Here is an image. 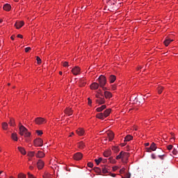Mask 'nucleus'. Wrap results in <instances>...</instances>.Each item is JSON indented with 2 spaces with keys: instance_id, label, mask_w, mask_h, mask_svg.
Masks as SVG:
<instances>
[{
  "instance_id": "obj_1",
  "label": "nucleus",
  "mask_w": 178,
  "mask_h": 178,
  "mask_svg": "<svg viewBox=\"0 0 178 178\" xmlns=\"http://www.w3.org/2000/svg\"><path fill=\"white\" fill-rule=\"evenodd\" d=\"M129 153L122 151L119 155L116 156V159H122V162H123V163H127V161H129Z\"/></svg>"
},
{
  "instance_id": "obj_2",
  "label": "nucleus",
  "mask_w": 178,
  "mask_h": 178,
  "mask_svg": "<svg viewBox=\"0 0 178 178\" xmlns=\"http://www.w3.org/2000/svg\"><path fill=\"white\" fill-rule=\"evenodd\" d=\"M19 134L20 136H24V137H30L31 136V134L23 125L19 126Z\"/></svg>"
},
{
  "instance_id": "obj_3",
  "label": "nucleus",
  "mask_w": 178,
  "mask_h": 178,
  "mask_svg": "<svg viewBox=\"0 0 178 178\" xmlns=\"http://www.w3.org/2000/svg\"><path fill=\"white\" fill-rule=\"evenodd\" d=\"M98 83L99 87H105L106 84V77L104 75H101L98 79Z\"/></svg>"
},
{
  "instance_id": "obj_4",
  "label": "nucleus",
  "mask_w": 178,
  "mask_h": 178,
  "mask_svg": "<svg viewBox=\"0 0 178 178\" xmlns=\"http://www.w3.org/2000/svg\"><path fill=\"white\" fill-rule=\"evenodd\" d=\"M43 144H44V141L41 138H36L34 140V145L35 147H42Z\"/></svg>"
},
{
  "instance_id": "obj_5",
  "label": "nucleus",
  "mask_w": 178,
  "mask_h": 178,
  "mask_svg": "<svg viewBox=\"0 0 178 178\" xmlns=\"http://www.w3.org/2000/svg\"><path fill=\"white\" fill-rule=\"evenodd\" d=\"M35 122L36 124H44V123H47V120L42 118H37L35 120Z\"/></svg>"
},
{
  "instance_id": "obj_6",
  "label": "nucleus",
  "mask_w": 178,
  "mask_h": 178,
  "mask_svg": "<svg viewBox=\"0 0 178 178\" xmlns=\"http://www.w3.org/2000/svg\"><path fill=\"white\" fill-rule=\"evenodd\" d=\"M80 67H74V68H72V73L74 75V76H77V74H80Z\"/></svg>"
},
{
  "instance_id": "obj_7",
  "label": "nucleus",
  "mask_w": 178,
  "mask_h": 178,
  "mask_svg": "<svg viewBox=\"0 0 178 178\" xmlns=\"http://www.w3.org/2000/svg\"><path fill=\"white\" fill-rule=\"evenodd\" d=\"M83 158V154L78 152L74 155V159L75 161H80Z\"/></svg>"
},
{
  "instance_id": "obj_8",
  "label": "nucleus",
  "mask_w": 178,
  "mask_h": 178,
  "mask_svg": "<svg viewBox=\"0 0 178 178\" xmlns=\"http://www.w3.org/2000/svg\"><path fill=\"white\" fill-rule=\"evenodd\" d=\"M23 26H24V22H23V21L17 22L15 24V26L16 29H22V27H23Z\"/></svg>"
},
{
  "instance_id": "obj_9",
  "label": "nucleus",
  "mask_w": 178,
  "mask_h": 178,
  "mask_svg": "<svg viewBox=\"0 0 178 178\" xmlns=\"http://www.w3.org/2000/svg\"><path fill=\"white\" fill-rule=\"evenodd\" d=\"M173 41H175L173 39H170V38L167 37L163 42L165 47H168L169 44H170L171 42H173Z\"/></svg>"
},
{
  "instance_id": "obj_10",
  "label": "nucleus",
  "mask_w": 178,
  "mask_h": 178,
  "mask_svg": "<svg viewBox=\"0 0 178 178\" xmlns=\"http://www.w3.org/2000/svg\"><path fill=\"white\" fill-rule=\"evenodd\" d=\"M107 136H108V140L109 141H112V140H113L114 137H115V135L113 134V132L112 131H108L106 133Z\"/></svg>"
},
{
  "instance_id": "obj_11",
  "label": "nucleus",
  "mask_w": 178,
  "mask_h": 178,
  "mask_svg": "<svg viewBox=\"0 0 178 178\" xmlns=\"http://www.w3.org/2000/svg\"><path fill=\"white\" fill-rule=\"evenodd\" d=\"M44 161H42V160H38L37 163L38 168L42 169V168H44Z\"/></svg>"
},
{
  "instance_id": "obj_12",
  "label": "nucleus",
  "mask_w": 178,
  "mask_h": 178,
  "mask_svg": "<svg viewBox=\"0 0 178 178\" xmlns=\"http://www.w3.org/2000/svg\"><path fill=\"white\" fill-rule=\"evenodd\" d=\"M99 87V83H92L91 85H90V88L91 90H98V88Z\"/></svg>"
},
{
  "instance_id": "obj_13",
  "label": "nucleus",
  "mask_w": 178,
  "mask_h": 178,
  "mask_svg": "<svg viewBox=\"0 0 178 178\" xmlns=\"http://www.w3.org/2000/svg\"><path fill=\"white\" fill-rule=\"evenodd\" d=\"M104 97L106 99H109L112 98V93L109 91H105Z\"/></svg>"
},
{
  "instance_id": "obj_14",
  "label": "nucleus",
  "mask_w": 178,
  "mask_h": 178,
  "mask_svg": "<svg viewBox=\"0 0 178 178\" xmlns=\"http://www.w3.org/2000/svg\"><path fill=\"white\" fill-rule=\"evenodd\" d=\"M97 104H99V105H102L105 104V99L104 97H100L98 99H96Z\"/></svg>"
},
{
  "instance_id": "obj_15",
  "label": "nucleus",
  "mask_w": 178,
  "mask_h": 178,
  "mask_svg": "<svg viewBox=\"0 0 178 178\" xmlns=\"http://www.w3.org/2000/svg\"><path fill=\"white\" fill-rule=\"evenodd\" d=\"M36 158H44L45 156V154L41 151H38V153L35 154Z\"/></svg>"
},
{
  "instance_id": "obj_16",
  "label": "nucleus",
  "mask_w": 178,
  "mask_h": 178,
  "mask_svg": "<svg viewBox=\"0 0 178 178\" xmlns=\"http://www.w3.org/2000/svg\"><path fill=\"white\" fill-rule=\"evenodd\" d=\"M111 108H108L106 109L104 113H103V116L104 118H108V116H109V115H111Z\"/></svg>"
},
{
  "instance_id": "obj_17",
  "label": "nucleus",
  "mask_w": 178,
  "mask_h": 178,
  "mask_svg": "<svg viewBox=\"0 0 178 178\" xmlns=\"http://www.w3.org/2000/svg\"><path fill=\"white\" fill-rule=\"evenodd\" d=\"M84 129L83 128H79L76 130V134L79 136H83L84 135Z\"/></svg>"
},
{
  "instance_id": "obj_18",
  "label": "nucleus",
  "mask_w": 178,
  "mask_h": 178,
  "mask_svg": "<svg viewBox=\"0 0 178 178\" xmlns=\"http://www.w3.org/2000/svg\"><path fill=\"white\" fill-rule=\"evenodd\" d=\"M65 113H66V115H68L69 116H72V115H73V111H72V108H67L65 109Z\"/></svg>"
},
{
  "instance_id": "obj_19",
  "label": "nucleus",
  "mask_w": 178,
  "mask_h": 178,
  "mask_svg": "<svg viewBox=\"0 0 178 178\" xmlns=\"http://www.w3.org/2000/svg\"><path fill=\"white\" fill-rule=\"evenodd\" d=\"M111 155H112V151H111V149L106 150L104 153V156H105L106 158L111 156Z\"/></svg>"
},
{
  "instance_id": "obj_20",
  "label": "nucleus",
  "mask_w": 178,
  "mask_h": 178,
  "mask_svg": "<svg viewBox=\"0 0 178 178\" xmlns=\"http://www.w3.org/2000/svg\"><path fill=\"white\" fill-rule=\"evenodd\" d=\"M79 86L80 87H84V86H86V79L81 78L79 80Z\"/></svg>"
},
{
  "instance_id": "obj_21",
  "label": "nucleus",
  "mask_w": 178,
  "mask_h": 178,
  "mask_svg": "<svg viewBox=\"0 0 178 178\" xmlns=\"http://www.w3.org/2000/svg\"><path fill=\"white\" fill-rule=\"evenodd\" d=\"M11 8L12 7L10 6V4L6 3L3 6V10H6L7 12H9V10H10Z\"/></svg>"
},
{
  "instance_id": "obj_22",
  "label": "nucleus",
  "mask_w": 178,
  "mask_h": 178,
  "mask_svg": "<svg viewBox=\"0 0 178 178\" xmlns=\"http://www.w3.org/2000/svg\"><path fill=\"white\" fill-rule=\"evenodd\" d=\"M104 109H106V105H102L100 107H98L96 111L97 112H102Z\"/></svg>"
},
{
  "instance_id": "obj_23",
  "label": "nucleus",
  "mask_w": 178,
  "mask_h": 178,
  "mask_svg": "<svg viewBox=\"0 0 178 178\" xmlns=\"http://www.w3.org/2000/svg\"><path fill=\"white\" fill-rule=\"evenodd\" d=\"M115 80H116V76L111 75L109 76V81H110V83H115Z\"/></svg>"
},
{
  "instance_id": "obj_24",
  "label": "nucleus",
  "mask_w": 178,
  "mask_h": 178,
  "mask_svg": "<svg viewBox=\"0 0 178 178\" xmlns=\"http://www.w3.org/2000/svg\"><path fill=\"white\" fill-rule=\"evenodd\" d=\"M17 149L22 155H26V149L24 147H18Z\"/></svg>"
},
{
  "instance_id": "obj_25",
  "label": "nucleus",
  "mask_w": 178,
  "mask_h": 178,
  "mask_svg": "<svg viewBox=\"0 0 178 178\" xmlns=\"http://www.w3.org/2000/svg\"><path fill=\"white\" fill-rule=\"evenodd\" d=\"M149 147L151 151H156V144L155 143H152Z\"/></svg>"
},
{
  "instance_id": "obj_26",
  "label": "nucleus",
  "mask_w": 178,
  "mask_h": 178,
  "mask_svg": "<svg viewBox=\"0 0 178 178\" xmlns=\"http://www.w3.org/2000/svg\"><path fill=\"white\" fill-rule=\"evenodd\" d=\"M131 140H133V136L131 135H127L125 138H124V141H131Z\"/></svg>"
},
{
  "instance_id": "obj_27",
  "label": "nucleus",
  "mask_w": 178,
  "mask_h": 178,
  "mask_svg": "<svg viewBox=\"0 0 178 178\" xmlns=\"http://www.w3.org/2000/svg\"><path fill=\"white\" fill-rule=\"evenodd\" d=\"M11 138H13L14 141H17V134L16 133L12 134Z\"/></svg>"
},
{
  "instance_id": "obj_28",
  "label": "nucleus",
  "mask_w": 178,
  "mask_h": 178,
  "mask_svg": "<svg viewBox=\"0 0 178 178\" xmlns=\"http://www.w3.org/2000/svg\"><path fill=\"white\" fill-rule=\"evenodd\" d=\"M96 116H97V119H102V120H104L105 118V117L104 116V113H98Z\"/></svg>"
},
{
  "instance_id": "obj_29",
  "label": "nucleus",
  "mask_w": 178,
  "mask_h": 178,
  "mask_svg": "<svg viewBox=\"0 0 178 178\" xmlns=\"http://www.w3.org/2000/svg\"><path fill=\"white\" fill-rule=\"evenodd\" d=\"M8 124L10 126H16V124L15 122V119L10 118V122H8Z\"/></svg>"
},
{
  "instance_id": "obj_30",
  "label": "nucleus",
  "mask_w": 178,
  "mask_h": 178,
  "mask_svg": "<svg viewBox=\"0 0 178 178\" xmlns=\"http://www.w3.org/2000/svg\"><path fill=\"white\" fill-rule=\"evenodd\" d=\"M102 170L103 173H108V167L106 165H104L102 168Z\"/></svg>"
},
{
  "instance_id": "obj_31",
  "label": "nucleus",
  "mask_w": 178,
  "mask_h": 178,
  "mask_svg": "<svg viewBox=\"0 0 178 178\" xmlns=\"http://www.w3.org/2000/svg\"><path fill=\"white\" fill-rule=\"evenodd\" d=\"M1 125H2V129H3V130H8V123H6V122H3V123L1 124Z\"/></svg>"
},
{
  "instance_id": "obj_32",
  "label": "nucleus",
  "mask_w": 178,
  "mask_h": 178,
  "mask_svg": "<svg viewBox=\"0 0 178 178\" xmlns=\"http://www.w3.org/2000/svg\"><path fill=\"white\" fill-rule=\"evenodd\" d=\"M78 147L79 148H80V149H83V148H84L85 147L84 143L80 142L79 143H78Z\"/></svg>"
},
{
  "instance_id": "obj_33",
  "label": "nucleus",
  "mask_w": 178,
  "mask_h": 178,
  "mask_svg": "<svg viewBox=\"0 0 178 178\" xmlns=\"http://www.w3.org/2000/svg\"><path fill=\"white\" fill-rule=\"evenodd\" d=\"M95 162L97 163V165H99V163L102 162V157H99L98 159H95Z\"/></svg>"
},
{
  "instance_id": "obj_34",
  "label": "nucleus",
  "mask_w": 178,
  "mask_h": 178,
  "mask_svg": "<svg viewBox=\"0 0 178 178\" xmlns=\"http://www.w3.org/2000/svg\"><path fill=\"white\" fill-rule=\"evenodd\" d=\"M52 175L51 174H49L48 172H45L43 175V178H51Z\"/></svg>"
},
{
  "instance_id": "obj_35",
  "label": "nucleus",
  "mask_w": 178,
  "mask_h": 178,
  "mask_svg": "<svg viewBox=\"0 0 178 178\" xmlns=\"http://www.w3.org/2000/svg\"><path fill=\"white\" fill-rule=\"evenodd\" d=\"M158 94H162V91H163V87L159 86L157 88Z\"/></svg>"
},
{
  "instance_id": "obj_36",
  "label": "nucleus",
  "mask_w": 178,
  "mask_h": 178,
  "mask_svg": "<svg viewBox=\"0 0 178 178\" xmlns=\"http://www.w3.org/2000/svg\"><path fill=\"white\" fill-rule=\"evenodd\" d=\"M173 155H175V156H178V150L177 149L175 148L172 151Z\"/></svg>"
},
{
  "instance_id": "obj_37",
  "label": "nucleus",
  "mask_w": 178,
  "mask_h": 178,
  "mask_svg": "<svg viewBox=\"0 0 178 178\" xmlns=\"http://www.w3.org/2000/svg\"><path fill=\"white\" fill-rule=\"evenodd\" d=\"M113 151H114V152H119L120 149L119 147L114 146L112 147Z\"/></svg>"
},
{
  "instance_id": "obj_38",
  "label": "nucleus",
  "mask_w": 178,
  "mask_h": 178,
  "mask_svg": "<svg viewBox=\"0 0 178 178\" xmlns=\"http://www.w3.org/2000/svg\"><path fill=\"white\" fill-rule=\"evenodd\" d=\"M18 178H26V175H24L23 173H19L18 175Z\"/></svg>"
},
{
  "instance_id": "obj_39",
  "label": "nucleus",
  "mask_w": 178,
  "mask_h": 178,
  "mask_svg": "<svg viewBox=\"0 0 178 178\" xmlns=\"http://www.w3.org/2000/svg\"><path fill=\"white\" fill-rule=\"evenodd\" d=\"M108 159H109L111 163H115L116 162V161L112 157H110Z\"/></svg>"
},
{
  "instance_id": "obj_40",
  "label": "nucleus",
  "mask_w": 178,
  "mask_h": 178,
  "mask_svg": "<svg viewBox=\"0 0 178 178\" xmlns=\"http://www.w3.org/2000/svg\"><path fill=\"white\" fill-rule=\"evenodd\" d=\"M36 60H37L38 65H40V63H41V58L39 56L36 57Z\"/></svg>"
},
{
  "instance_id": "obj_41",
  "label": "nucleus",
  "mask_w": 178,
  "mask_h": 178,
  "mask_svg": "<svg viewBox=\"0 0 178 178\" xmlns=\"http://www.w3.org/2000/svg\"><path fill=\"white\" fill-rule=\"evenodd\" d=\"M63 66H64V67H67L69 66V63L66 61L63 63Z\"/></svg>"
},
{
  "instance_id": "obj_42",
  "label": "nucleus",
  "mask_w": 178,
  "mask_h": 178,
  "mask_svg": "<svg viewBox=\"0 0 178 178\" xmlns=\"http://www.w3.org/2000/svg\"><path fill=\"white\" fill-rule=\"evenodd\" d=\"M34 154H35V152H30L28 154V155H29V156L33 157V156H34Z\"/></svg>"
},
{
  "instance_id": "obj_43",
  "label": "nucleus",
  "mask_w": 178,
  "mask_h": 178,
  "mask_svg": "<svg viewBox=\"0 0 178 178\" xmlns=\"http://www.w3.org/2000/svg\"><path fill=\"white\" fill-rule=\"evenodd\" d=\"M36 133L38 136H42V131L37 130Z\"/></svg>"
},
{
  "instance_id": "obj_44",
  "label": "nucleus",
  "mask_w": 178,
  "mask_h": 178,
  "mask_svg": "<svg viewBox=\"0 0 178 178\" xmlns=\"http://www.w3.org/2000/svg\"><path fill=\"white\" fill-rule=\"evenodd\" d=\"M88 168H92L94 166V164L91 162L88 163Z\"/></svg>"
},
{
  "instance_id": "obj_45",
  "label": "nucleus",
  "mask_w": 178,
  "mask_h": 178,
  "mask_svg": "<svg viewBox=\"0 0 178 178\" xmlns=\"http://www.w3.org/2000/svg\"><path fill=\"white\" fill-rule=\"evenodd\" d=\"M28 177H29V178H35V177H34V175L30 174V172H28Z\"/></svg>"
},
{
  "instance_id": "obj_46",
  "label": "nucleus",
  "mask_w": 178,
  "mask_h": 178,
  "mask_svg": "<svg viewBox=\"0 0 178 178\" xmlns=\"http://www.w3.org/2000/svg\"><path fill=\"white\" fill-rule=\"evenodd\" d=\"M167 148H168V149L169 151H170V149H172L173 148V145H168V146L167 147Z\"/></svg>"
},
{
  "instance_id": "obj_47",
  "label": "nucleus",
  "mask_w": 178,
  "mask_h": 178,
  "mask_svg": "<svg viewBox=\"0 0 178 178\" xmlns=\"http://www.w3.org/2000/svg\"><path fill=\"white\" fill-rule=\"evenodd\" d=\"M88 105H91V104H92V101L91 100V99H90V98H88Z\"/></svg>"
},
{
  "instance_id": "obj_48",
  "label": "nucleus",
  "mask_w": 178,
  "mask_h": 178,
  "mask_svg": "<svg viewBox=\"0 0 178 178\" xmlns=\"http://www.w3.org/2000/svg\"><path fill=\"white\" fill-rule=\"evenodd\" d=\"M31 50V47H26L25 48V52H29V51Z\"/></svg>"
},
{
  "instance_id": "obj_49",
  "label": "nucleus",
  "mask_w": 178,
  "mask_h": 178,
  "mask_svg": "<svg viewBox=\"0 0 178 178\" xmlns=\"http://www.w3.org/2000/svg\"><path fill=\"white\" fill-rule=\"evenodd\" d=\"M131 175L130 173L126 174L125 178H130Z\"/></svg>"
},
{
  "instance_id": "obj_50",
  "label": "nucleus",
  "mask_w": 178,
  "mask_h": 178,
  "mask_svg": "<svg viewBox=\"0 0 178 178\" xmlns=\"http://www.w3.org/2000/svg\"><path fill=\"white\" fill-rule=\"evenodd\" d=\"M124 170H126L124 168H122L121 170H120V173H124Z\"/></svg>"
},
{
  "instance_id": "obj_51",
  "label": "nucleus",
  "mask_w": 178,
  "mask_h": 178,
  "mask_svg": "<svg viewBox=\"0 0 178 178\" xmlns=\"http://www.w3.org/2000/svg\"><path fill=\"white\" fill-rule=\"evenodd\" d=\"M101 92H102V90H99L98 92H97V93H98V94H100V95H101L102 97H104V95H103L102 93H101Z\"/></svg>"
},
{
  "instance_id": "obj_52",
  "label": "nucleus",
  "mask_w": 178,
  "mask_h": 178,
  "mask_svg": "<svg viewBox=\"0 0 178 178\" xmlns=\"http://www.w3.org/2000/svg\"><path fill=\"white\" fill-rule=\"evenodd\" d=\"M147 152H151V147H147Z\"/></svg>"
},
{
  "instance_id": "obj_53",
  "label": "nucleus",
  "mask_w": 178,
  "mask_h": 178,
  "mask_svg": "<svg viewBox=\"0 0 178 178\" xmlns=\"http://www.w3.org/2000/svg\"><path fill=\"white\" fill-rule=\"evenodd\" d=\"M118 169H119L118 167H113V170L114 172H115V170H118Z\"/></svg>"
},
{
  "instance_id": "obj_54",
  "label": "nucleus",
  "mask_w": 178,
  "mask_h": 178,
  "mask_svg": "<svg viewBox=\"0 0 178 178\" xmlns=\"http://www.w3.org/2000/svg\"><path fill=\"white\" fill-rule=\"evenodd\" d=\"M152 159H156V157L155 156V154H152Z\"/></svg>"
},
{
  "instance_id": "obj_55",
  "label": "nucleus",
  "mask_w": 178,
  "mask_h": 178,
  "mask_svg": "<svg viewBox=\"0 0 178 178\" xmlns=\"http://www.w3.org/2000/svg\"><path fill=\"white\" fill-rule=\"evenodd\" d=\"M103 90V91H106V90H108V88H106L105 86L101 87Z\"/></svg>"
},
{
  "instance_id": "obj_56",
  "label": "nucleus",
  "mask_w": 178,
  "mask_h": 178,
  "mask_svg": "<svg viewBox=\"0 0 178 178\" xmlns=\"http://www.w3.org/2000/svg\"><path fill=\"white\" fill-rule=\"evenodd\" d=\"M17 37L18 38H23V36H22L21 34H18V35H17Z\"/></svg>"
},
{
  "instance_id": "obj_57",
  "label": "nucleus",
  "mask_w": 178,
  "mask_h": 178,
  "mask_svg": "<svg viewBox=\"0 0 178 178\" xmlns=\"http://www.w3.org/2000/svg\"><path fill=\"white\" fill-rule=\"evenodd\" d=\"M29 169H30L31 170H33V169H34V167H33V165H31V166H29Z\"/></svg>"
},
{
  "instance_id": "obj_58",
  "label": "nucleus",
  "mask_w": 178,
  "mask_h": 178,
  "mask_svg": "<svg viewBox=\"0 0 178 178\" xmlns=\"http://www.w3.org/2000/svg\"><path fill=\"white\" fill-rule=\"evenodd\" d=\"M111 176L112 177H116V174H111Z\"/></svg>"
},
{
  "instance_id": "obj_59",
  "label": "nucleus",
  "mask_w": 178,
  "mask_h": 178,
  "mask_svg": "<svg viewBox=\"0 0 178 178\" xmlns=\"http://www.w3.org/2000/svg\"><path fill=\"white\" fill-rule=\"evenodd\" d=\"M145 147H148L149 145V143H145Z\"/></svg>"
},
{
  "instance_id": "obj_60",
  "label": "nucleus",
  "mask_w": 178,
  "mask_h": 178,
  "mask_svg": "<svg viewBox=\"0 0 178 178\" xmlns=\"http://www.w3.org/2000/svg\"><path fill=\"white\" fill-rule=\"evenodd\" d=\"M96 98H98V99H99V98H101V97H99V95H96Z\"/></svg>"
},
{
  "instance_id": "obj_61",
  "label": "nucleus",
  "mask_w": 178,
  "mask_h": 178,
  "mask_svg": "<svg viewBox=\"0 0 178 178\" xmlns=\"http://www.w3.org/2000/svg\"><path fill=\"white\" fill-rule=\"evenodd\" d=\"M10 38H11V40H15V35H12L11 37H10Z\"/></svg>"
},
{
  "instance_id": "obj_62",
  "label": "nucleus",
  "mask_w": 178,
  "mask_h": 178,
  "mask_svg": "<svg viewBox=\"0 0 178 178\" xmlns=\"http://www.w3.org/2000/svg\"><path fill=\"white\" fill-rule=\"evenodd\" d=\"M74 134V133H72L70 135V137H72V136H73Z\"/></svg>"
},
{
  "instance_id": "obj_63",
  "label": "nucleus",
  "mask_w": 178,
  "mask_h": 178,
  "mask_svg": "<svg viewBox=\"0 0 178 178\" xmlns=\"http://www.w3.org/2000/svg\"><path fill=\"white\" fill-rule=\"evenodd\" d=\"M142 68V67L141 66H139L138 67V70H140V69H141Z\"/></svg>"
},
{
  "instance_id": "obj_64",
  "label": "nucleus",
  "mask_w": 178,
  "mask_h": 178,
  "mask_svg": "<svg viewBox=\"0 0 178 178\" xmlns=\"http://www.w3.org/2000/svg\"><path fill=\"white\" fill-rule=\"evenodd\" d=\"M161 159H162V156H163V155H159V156Z\"/></svg>"
}]
</instances>
